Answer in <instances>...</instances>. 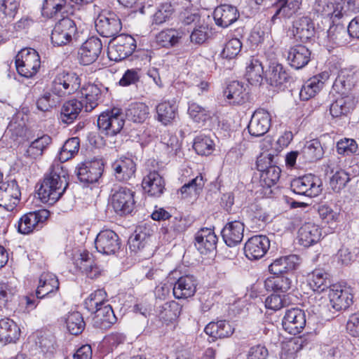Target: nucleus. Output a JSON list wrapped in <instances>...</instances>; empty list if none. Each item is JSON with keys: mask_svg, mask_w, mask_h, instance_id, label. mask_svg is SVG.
I'll return each instance as SVG.
<instances>
[{"mask_svg": "<svg viewBox=\"0 0 359 359\" xmlns=\"http://www.w3.org/2000/svg\"><path fill=\"white\" fill-rule=\"evenodd\" d=\"M68 179L67 170L60 163H53L38 189L39 198L43 203L54 204L65 191L68 186Z\"/></svg>", "mask_w": 359, "mask_h": 359, "instance_id": "nucleus-1", "label": "nucleus"}, {"mask_svg": "<svg viewBox=\"0 0 359 359\" xmlns=\"http://www.w3.org/2000/svg\"><path fill=\"white\" fill-rule=\"evenodd\" d=\"M81 86V78L73 72H57L49 87L50 91L61 100L74 93Z\"/></svg>", "mask_w": 359, "mask_h": 359, "instance_id": "nucleus-2", "label": "nucleus"}, {"mask_svg": "<svg viewBox=\"0 0 359 359\" xmlns=\"http://www.w3.org/2000/svg\"><path fill=\"white\" fill-rule=\"evenodd\" d=\"M15 66L20 75L31 78L38 72L41 67L40 56L33 48H23L15 57Z\"/></svg>", "mask_w": 359, "mask_h": 359, "instance_id": "nucleus-3", "label": "nucleus"}, {"mask_svg": "<svg viewBox=\"0 0 359 359\" xmlns=\"http://www.w3.org/2000/svg\"><path fill=\"white\" fill-rule=\"evenodd\" d=\"M125 123V116L119 108L102 113L97 119V126L102 133L114 136L119 133Z\"/></svg>", "mask_w": 359, "mask_h": 359, "instance_id": "nucleus-4", "label": "nucleus"}, {"mask_svg": "<svg viewBox=\"0 0 359 359\" xmlns=\"http://www.w3.org/2000/svg\"><path fill=\"white\" fill-rule=\"evenodd\" d=\"M136 48V41L130 35L121 34L114 38L108 46V57L111 60L121 61L130 56Z\"/></svg>", "mask_w": 359, "mask_h": 359, "instance_id": "nucleus-5", "label": "nucleus"}, {"mask_svg": "<svg viewBox=\"0 0 359 359\" xmlns=\"http://www.w3.org/2000/svg\"><path fill=\"white\" fill-rule=\"evenodd\" d=\"M78 34L76 22L69 18H64L54 27L51 33V41L54 46L69 43Z\"/></svg>", "mask_w": 359, "mask_h": 359, "instance_id": "nucleus-6", "label": "nucleus"}, {"mask_svg": "<svg viewBox=\"0 0 359 359\" xmlns=\"http://www.w3.org/2000/svg\"><path fill=\"white\" fill-rule=\"evenodd\" d=\"M291 189L297 194L310 198L316 197L322 191V182L314 175H306L293 180Z\"/></svg>", "mask_w": 359, "mask_h": 359, "instance_id": "nucleus-7", "label": "nucleus"}, {"mask_svg": "<svg viewBox=\"0 0 359 359\" xmlns=\"http://www.w3.org/2000/svg\"><path fill=\"white\" fill-rule=\"evenodd\" d=\"M95 246L97 252L103 255H115L121 248L119 236L112 230L101 231L95 240Z\"/></svg>", "mask_w": 359, "mask_h": 359, "instance_id": "nucleus-8", "label": "nucleus"}, {"mask_svg": "<svg viewBox=\"0 0 359 359\" xmlns=\"http://www.w3.org/2000/svg\"><path fill=\"white\" fill-rule=\"evenodd\" d=\"M49 214L47 210L41 209L24 215L18 222V231L22 234H28L34 230H39L49 217Z\"/></svg>", "mask_w": 359, "mask_h": 359, "instance_id": "nucleus-9", "label": "nucleus"}, {"mask_svg": "<svg viewBox=\"0 0 359 359\" xmlns=\"http://www.w3.org/2000/svg\"><path fill=\"white\" fill-rule=\"evenodd\" d=\"M21 191L16 180L3 182L0 185V206L12 211L19 203Z\"/></svg>", "mask_w": 359, "mask_h": 359, "instance_id": "nucleus-10", "label": "nucleus"}, {"mask_svg": "<svg viewBox=\"0 0 359 359\" xmlns=\"http://www.w3.org/2000/svg\"><path fill=\"white\" fill-rule=\"evenodd\" d=\"M97 32L103 37L116 36L122 29L119 18L113 13L99 15L95 21Z\"/></svg>", "mask_w": 359, "mask_h": 359, "instance_id": "nucleus-11", "label": "nucleus"}, {"mask_svg": "<svg viewBox=\"0 0 359 359\" xmlns=\"http://www.w3.org/2000/svg\"><path fill=\"white\" fill-rule=\"evenodd\" d=\"M111 204L119 215L130 213L135 205L134 191L127 187H120L112 195Z\"/></svg>", "mask_w": 359, "mask_h": 359, "instance_id": "nucleus-12", "label": "nucleus"}, {"mask_svg": "<svg viewBox=\"0 0 359 359\" xmlns=\"http://www.w3.org/2000/svg\"><path fill=\"white\" fill-rule=\"evenodd\" d=\"M269 246L270 241L266 236H255L245 243L244 253L246 257L250 260L259 259L264 256Z\"/></svg>", "mask_w": 359, "mask_h": 359, "instance_id": "nucleus-13", "label": "nucleus"}, {"mask_svg": "<svg viewBox=\"0 0 359 359\" xmlns=\"http://www.w3.org/2000/svg\"><path fill=\"white\" fill-rule=\"evenodd\" d=\"M328 296L332 308L337 311L346 310L353 304V297L350 290L341 285H332Z\"/></svg>", "mask_w": 359, "mask_h": 359, "instance_id": "nucleus-14", "label": "nucleus"}, {"mask_svg": "<svg viewBox=\"0 0 359 359\" xmlns=\"http://www.w3.org/2000/svg\"><path fill=\"white\" fill-rule=\"evenodd\" d=\"M282 324L283 329L289 334H299L306 325L305 313L298 308L289 309L283 317Z\"/></svg>", "mask_w": 359, "mask_h": 359, "instance_id": "nucleus-15", "label": "nucleus"}, {"mask_svg": "<svg viewBox=\"0 0 359 359\" xmlns=\"http://www.w3.org/2000/svg\"><path fill=\"white\" fill-rule=\"evenodd\" d=\"M102 50V43L97 37H90L87 39L79 50L80 63L88 65L94 62L100 55Z\"/></svg>", "mask_w": 359, "mask_h": 359, "instance_id": "nucleus-16", "label": "nucleus"}, {"mask_svg": "<svg viewBox=\"0 0 359 359\" xmlns=\"http://www.w3.org/2000/svg\"><path fill=\"white\" fill-rule=\"evenodd\" d=\"M271 115L263 109L256 110L252 116L248 129L252 136L260 137L266 134L271 126Z\"/></svg>", "mask_w": 359, "mask_h": 359, "instance_id": "nucleus-17", "label": "nucleus"}, {"mask_svg": "<svg viewBox=\"0 0 359 359\" xmlns=\"http://www.w3.org/2000/svg\"><path fill=\"white\" fill-rule=\"evenodd\" d=\"M104 164L100 160L86 161L77 168V176L81 182L94 183L102 176Z\"/></svg>", "mask_w": 359, "mask_h": 359, "instance_id": "nucleus-18", "label": "nucleus"}, {"mask_svg": "<svg viewBox=\"0 0 359 359\" xmlns=\"http://www.w3.org/2000/svg\"><path fill=\"white\" fill-rule=\"evenodd\" d=\"M195 245L203 255L214 252L217 248V237L214 230L209 228H202L195 237Z\"/></svg>", "mask_w": 359, "mask_h": 359, "instance_id": "nucleus-19", "label": "nucleus"}, {"mask_svg": "<svg viewBox=\"0 0 359 359\" xmlns=\"http://www.w3.org/2000/svg\"><path fill=\"white\" fill-rule=\"evenodd\" d=\"M329 77V72H323L308 79L300 90L301 100H308L313 97L323 88L325 82L328 80Z\"/></svg>", "mask_w": 359, "mask_h": 359, "instance_id": "nucleus-20", "label": "nucleus"}, {"mask_svg": "<svg viewBox=\"0 0 359 359\" xmlns=\"http://www.w3.org/2000/svg\"><path fill=\"white\" fill-rule=\"evenodd\" d=\"M244 224L237 220L229 222L222 229V236L229 247L239 244L243 238Z\"/></svg>", "mask_w": 359, "mask_h": 359, "instance_id": "nucleus-21", "label": "nucleus"}, {"mask_svg": "<svg viewBox=\"0 0 359 359\" xmlns=\"http://www.w3.org/2000/svg\"><path fill=\"white\" fill-rule=\"evenodd\" d=\"M197 283L193 276L187 275L180 277L175 283L172 293L176 299H187L194 295Z\"/></svg>", "mask_w": 359, "mask_h": 359, "instance_id": "nucleus-22", "label": "nucleus"}, {"mask_svg": "<svg viewBox=\"0 0 359 359\" xmlns=\"http://www.w3.org/2000/svg\"><path fill=\"white\" fill-rule=\"evenodd\" d=\"M213 15L216 25L223 28L228 27L239 18L236 7L227 4L217 7Z\"/></svg>", "mask_w": 359, "mask_h": 359, "instance_id": "nucleus-23", "label": "nucleus"}, {"mask_svg": "<svg viewBox=\"0 0 359 359\" xmlns=\"http://www.w3.org/2000/svg\"><path fill=\"white\" fill-rule=\"evenodd\" d=\"M358 77V74L353 69H341L335 79L333 88L338 93L346 94L355 85Z\"/></svg>", "mask_w": 359, "mask_h": 359, "instance_id": "nucleus-24", "label": "nucleus"}, {"mask_svg": "<svg viewBox=\"0 0 359 359\" xmlns=\"http://www.w3.org/2000/svg\"><path fill=\"white\" fill-rule=\"evenodd\" d=\"M142 187L150 196L159 197L165 190V181L157 171H151L143 178Z\"/></svg>", "mask_w": 359, "mask_h": 359, "instance_id": "nucleus-25", "label": "nucleus"}, {"mask_svg": "<svg viewBox=\"0 0 359 359\" xmlns=\"http://www.w3.org/2000/svg\"><path fill=\"white\" fill-rule=\"evenodd\" d=\"M292 34L296 39L306 42L314 36V25L308 17H302L293 22Z\"/></svg>", "mask_w": 359, "mask_h": 359, "instance_id": "nucleus-26", "label": "nucleus"}, {"mask_svg": "<svg viewBox=\"0 0 359 359\" xmlns=\"http://www.w3.org/2000/svg\"><path fill=\"white\" fill-rule=\"evenodd\" d=\"M311 59V51L303 45H296L291 47L287 53V60L290 65L297 69L305 67Z\"/></svg>", "mask_w": 359, "mask_h": 359, "instance_id": "nucleus-27", "label": "nucleus"}, {"mask_svg": "<svg viewBox=\"0 0 359 359\" xmlns=\"http://www.w3.org/2000/svg\"><path fill=\"white\" fill-rule=\"evenodd\" d=\"M76 264L82 273L91 279L97 278L101 275L102 269L95 263L93 255L87 251L80 254Z\"/></svg>", "mask_w": 359, "mask_h": 359, "instance_id": "nucleus-28", "label": "nucleus"}, {"mask_svg": "<svg viewBox=\"0 0 359 359\" xmlns=\"http://www.w3.org/2000/svg\"><path fill=\"white\" fill-rule=\"evenodd\" d=\"M91 312L94 313L93 323L96 327L103 330L108 329L116 320L114 311L109 304L104 305Z\"/></svg>", "mask_w": 359, "mask_h": 359, "instance_id": "nucleus-29", "label": "nucleus"}, {"mask_svg": "<svg viewBox=\"0 0 359 359\" xmlns=\"http://www.w3.org/2000/svg\"><path fill=\"white\" fill-rule=\"evenodd\" d=\"M114 175L116 179L121 181L130 180L135 175L136 164L135 161L128 157H121L112 164Z\"/></svg>", "mask_w": 359, "mask_h": 359, "instance_id": "nucleus-30", "label": "nucleus"}, {"mask_svg": "<svg viewBox=\"0 0 359 359\" xmlns=\"http://www.w3.org/2000/svg\"><path fill=\"white\" fill-rule=\"evenodd\" d=\"M322 236L321 229L314 223L306 222L299 230V243L309 247L320 241Z\"/></svg>", "mask_w": 359, "mask_h": 359, "instance_id": "nucleus-31", "label": "nucleus"}, {"mask_svg": "<svg viewBox=\"0 0 359 359\" xmlns=\"http://www.w3.org/2000/svg\"><path fill=\"white\" fill-rule=\"evenodd\" d=\"M299 264V257L295 255L276 259L269 266V271L274 275L288 273L294 270Z\"/></svg>", "mask_w": 359, "mask_h": 359, "instance_id": "nucleus-32", "label": "nucleus"}, {"mask_svg": "<svg viewBox=\"0 0 359 359\" xmlns=\"http://www.w3.org/2000/svg\"><path fill=\"white\" fill-rule=\"evenodd\" d=\"M273 5L277 8L272 16L273 21L278 17L290 18L300 9L302 0H276Z\"/></svg>", "mask_w": 359, "mask_h": 359, "instance_id": "nucleus-33", "label": "nucleus"}, {"mask_svg": "<svg viewBox=\"0 0 359 359\" xmlns=\"http://www.w3.org/2000/svg\"><path fill=\"white\" fill-rule=\"evenodd\" d=\"M355 106V98L351 95L341 96L333 102L330 107V114L333 117L347 116Z\"/></svg>", "mask_w": 359, "mask_h": 359, "instance_id": "nucleus-34", "label": "nucleus"}, {"mask_svg": "<svg viewBox=\"0 0 359 359\" xmlns=\"http://www.w3.org/2000/svg\"><path fill=\"white\" fill-rule=\"evenodd\" d=\"M20 330L17 324L9 318L0 320V341L4 344L15 342L20 337Z\"/></svg>", "mask_w": 359, "mask_h": 359, "instance_id": "nucleus-35", "label": "nucleus"}, {"mask_svg": "<svg viewBox=\"0 0 359 359\" xmlns=\"http://www.w3.org/2000/svg\"><path fill=\"white\" fill-rule=\"evenodd\" d=\"M59 289V281L51 273H43L39 279V285L36 291L37 299H42Z\"/></svg>", "mask_w": 359, "mask_h": 359, "instance_id": "nucleus-36", "label": "nucleus"}, {"mask_svg": "<svg viewBox=\"0 0 359 359\" xmlns=\"http://www.w3.org/2000/svg\"><path fill=\"white\" fill-rule=\"evenodd\" d=\"M83 108H84L83 103L78 100L72 99L65 102L61 108V121L66 124L73 123L78 118Z\"/></svg>", "mask_w": 359, "mask_h": 359, "instance_id": "nucleus-37", "label": "nucleus"}, {"mask_svg": "<svg viewBox=\"0 0 359 359\" xmlns=\"http://www.w3.org/2000/svg\"><path fill=\"white\" fill-rule=\"evenodd\" d=\"M82 102L86 111H91L98 104V100L101 95L100 88L91 83L85 85L81 89Z\"/></svg>", "mask_w": 359, "mask_h": 359, "instance_id": "nucleus-38", "label": "nucleus"}, {"mask_svg": "<svg viewBox=\"0 0 359 359\" xmlns=\"http://www.w3.org/2000/svg\"><path fill=\"white\" fill-rule=\"evenodd\" d=\"M338 3L333 0H316L313 11L318 15L330 18L333 22L340 19L341 13L338 11Z\"/></svg>", "mask_w": 359, "mask_h": 359, "instance_id": "nucleus-39", "label": "nucleus"}, {"mask_svg": "<svg viewBox=\"0 0 359 359\" xmlns=\"http://www.w3.org/2000/svg\"><path fill=\"white\" fill-rule=\"evenodd\" d=\"M224 95L229 103L233 104H241L248 100V93L243 84L237 81H233L228 85L224 90Z\"/></svg>", "mask_w": 359, "mask_h": 359, "instance_id": "nucleus-40", "label": "nucleus"}, {"mask_svg": "<svg viewBox=\"0 0 359 359\" xmlns=\"http://www.w3.org/2000/svg\"><path fill=\"white\" fill-rule=\"evenodd\" d=\"M289 76L283 67L280 64H276L271 65L269 67V72L266 75V81L269 83L277 88L281 89L285 87L286 83L288 81Z\"/></svg>", "mask_w": 359, "mask_h": 359, "instance_id": "nucleus-41", "label": "nucleus"}, {"mask_svg": "<svg viewBox=\"0 0 359 359\" xmlns=\"http://www.w3.org/2000/svg\"><path fill=\"white\" fill-rule=\"evenodd\" d=\"M234 331L232 325L226 320L211 322L205 327V332L212 338H224L231 336Z\"/></svg>", "mask_w": 359, "mask_h": 359, "instance_id": "nucleus-42", "label": "nucleus"}, {"mask_svg": "<svg viewBox=\"0 0 359 359\" xmlns=\"http://www.w3.org/2000/svg\"><path fill=\"white\" fill-rule=\"evenodd\" d=\"M156 119L163 125L170 124L176 118L177 114V107L173 103L170 102H162L156 107Z\"/></svg>", "mask_w": 359, "mask_h": 359, "instance_id": "nucleus-43", "label": "nucleus"}, {"mask_svg": "<svg viewBox=\"0 0 359 359\" xmlns=\"http://www.w3.org/2000/svg\"><path fill=\"white\" fill-rule=\"evenodd\" d=\"M149 108L142 102L130 104L124 114L125 118L134 123H143L149 117Z\"/></svg>", "mask_w": 359, "mask_h": 359, "instance_id": "nucleus-44", "label": "nucleus"}, {"mask_svg": "<svg viewBox=\"0 0 359 359\" xmlns=\"http://www.w3.org/2000/svg\"><path fill=\"white\" fill-rule=\"evenodd\" d=\"M264 68L255 57H252L246 67L245 78L252 86H260L263 81Z\"/></svg>", "mask_w": 359, "mask_h": 359, "instance_id": "nucleus-45", "label": "nucleus"}, {"mask_svg": "<svg viewBox=\"0 0 359 359\" xmlns=\"http://www.w3.org/2000/svg\"><path fill=\"white\" fill-rule=\"evenodd\" d=\"M328 274L321 269H316L310 275L309 284L311 288L318 292H322L332 287Z\"/></svg>", "mask_w": 359, "mask_h": 359, "instance_id": "nucleus-46", "label": "nucleus"}, {"mask_svg": "<svg viewBox=\"0 0 359 359\" xmlns=\"http://www.w3.org/2000/svg\"><path fill=\"white\" fill-rule=\"evenodd\" d=\"M67 0H43L41 13L44 17L51 18L59 13L67 12Z\"/></svg>", "mask_w": 359, "mask_h": 359, "instance_id": "nucleus-47", "label": "nucleus"}, {"mask_svg": "<svg viewBox=\"0 0 359 359\" xmlns=\"http://www.w3.org/2000/svg\"><path fill=\"white\" fill-rule=\"evenodd\" d=\"M182 307L175 301L165 302L158 308V315L165 322L175 320L180 314Z\"/></svg>", "mask_w": 359, "mask_h": 359, "instance_id": "nucleus-48", "label": "nucleus"}, {"mask_svg": "<svg viewBox=\"0 0 359 359\" xmlns=\"http://www.w3.org/2000/svg\"><path fill=\"white\" fill-rule=\"evenodd\" d=\"M205 185V180L201 175H197L188 183L184 184L180 189L182 198H196L199 195Z\"/></svg>", "mask_w": 359, "mask_h": 359, "instance_id": "nucleus-49", "label": "nucleus"}, {"mask_svg": "<svg viewBox=\"0 0 359 359\" xmlns=\"http://www.w3.org/2000/svg\"><path fill=\"white\" fill-rule=\"evenodd\" d=\"M292 286V280L287 276H279L268 278L264 281V287L267 290L286 292Z\"/></svg>", "mask_w": 359, "mask_h": 359, "instance_id": "nucleus-50", "label": "nucleus"}, {"mask_svg": "<svg viewBox=\"0 0 359 359\" xmlns=\"http://www.w3.org/2000/svg\"><path fill=\"white\" fill-rule=\"evenodd\" d=\"M302 153L306 161L313 162L320 159L324 151L320 141L318 139H313L306 142Z\"/></svg>", "mask_w": 359, "mask_h": 359, "instance_id": "nucleus-51", "label": "nucleus"}, {"mask_svg": "<svg viewBox=\"0 0 359 359\" xmlns=\"http://www.w3.org/2000/svg\"><path fill=\"white\" fill-rule=\"evenodd\" d=\"M65 323L69 332L74 335L81 334L85 327L83 316L78 311L69 313L65 318Z\"/></svg>", "mask_w": 359, "mask_h": 359, "instance_id": "nucleus-52", "label": "nucleus"}, {"mask_svg": "<svg viewBox=\"0 0 359 359\" xmlns=\"http://www.w3.org/2000/svg\"><path fill=\"white\" fill-rule=\"evenodd\" d=\"M107 293L104 290H97L92 292L85 300L86 308L91 312L104 305H107Z\"/></svg>", "mask_w": 359, "mask_h": 359, "instance_id": "nucleus-53", "label": "nucleus"}, {"mask_svg": "<svg viewBox=\"0 0 359 359\" xmlns=\"http://www.w3.org/2000/svg\"><path fill=\"white\" fill-rule=\"evenodd\" d=\"M79 140L78 137H72L67 140L59 153V160L61 163L66 162L73 158L79 151Z\"/></svg>", "mask_w": 359, "mask_h": 359, "instance_id": "nucleus-54", "label": "nucleus"}, {"mask_svg": "<svg viewBox=\"0 0 359 359\" xmlns=\"http://www.w3.org/2000/svg\"><path fill=\"white\" fill-rule=\"evenodd\" d=\"M189 31L186 33L182 29H167L159 33L158 39L164 43L163 46H174L177 44L180 40L187 35Z\"/></svg>", "mask_w": 359, "mask_h": 359, "instance_id": "nucleus-55", "label": "nucleus"}, {"mask_svg": "<svg viewBox=\"0 0 359 359\" xmlns=\"http://www.w3.org/2000/svg\"><path fill=\"white\" fill-rule=\"evenodd\" d=\"M149 240V236L142 231L136 230L128 239V245L129 249L135 253L143 250Z\"/></svg>", "mask_w": 359, "mask_h": 359, "instance_id": "nucleus-56", "label": "nucleus"}, {"mask_svg": "<svg viewBox=\"0 0 359 359\" xmlns=\"http://www.w3.org/2000/svg\"><path fill=\"white\" fill-rule=\"evenodd\" d=\"M193 147L198 154L208 156L212 152L214 144L210 137L200 135L195 138Z\"/></svg>", "mask_w": 359, "mask_h": 359, "instance_id": "nucleus-57", "label": "nucleus"}, {"mask_svg": "<svg viewBox=\"0 0 359 359\" xmlns=\"http://www.w3.org/2000/svg\"><path fill=\"white\" fill-rule=\"evenodd\" d=\"M60 101L58 97L53 94L49 90L37 100L36 107L38 109L42 111H48L56 107Z\"/></svg>", "mask_w": 359, "mask_h": 359, "instance_id": "nucleus-58", "label": "nucleus"}, {"mask_svg": "<svg viewBox=\"0 0 359 359\" xmlns=\"http://www.w3.org/2000/svg\"><path fill=\"white\" fill-rule=\"evenodd\" d=\"M350 181V177L348 172L342 169L336 170L334 174L330 177V185L332 189L335 192H339L343 189Z\"/></svg>", "mask_w": 359, "mask_h": 359, "instance_id": "nucleus-59", "label": "nucleus"}, {"mask_svg": "<svg viewBox=\"0 0 359 359\" xmlns=\"http://www.w3.org/2000/svg\"><path fill=\"white\" fill-rule=\"evenodd\" d=\"M280 169L276 165H269V168L261 174V182L263 186L271 187L276 184L280 178Z\"/></svg>", "mask_w": 359, "mask_h": 359, "instance_id": "nucleus-60", "label": "nucleus"}, {"mask_svg": "<svg viewBox=\"0 0 359 359\" xmlns=\"http://www.w3.org/2000/svg\"><path fill=\"white\" fill-rule=\"evenodd\" d=\"M174 8L170 3L161 4L153 15V22L161 25L170 19L174 12Z\"/></svg>", "mask_w": 359, "mask_h": 359, "instance_id": "nucleus-61", "label": "nucleus"}, {"mask_svg": "<svg viewBox=\"0 0 359 359\" xmlns=\"http://www.w3.org/2000/svg\"><path fill=\"white\" fill-rule=\"evenodd\" d=\"M15 292V288L8 283H0V311L4 313V309H9L8 303L12 301Z\"/></svg>", "mask_w": 359, "mask_h": 359, "instance_id": "nucleus-62", "label": "nucleus"}, {"mask_svg": "<svg viewBox=\"0 0 359 359\" xmlns=\"http://www.w3.org/2000/svg\"><path fill=\"white\" fill-rule=\"evenodd\" d=\"M188 113L190 117L197 123H203L210 117V112L205 108L196 103L189 104Z\"/></svg>", "mask_w": 359, "mask_h": 359, "instance_id": "nucleus-63", "label": "nucleus"}, {"mask_svg": "<svg viewBox=\"0 0 359 359\" xmlns=\"http://www.w3.org/2000/svg\"><path fill=\"white\" fill-rule=\"evenodd\" d=\"M242 43L238 39L233 38L227 41L222 52V56L226 59L235 58L241 52Z\"/></svg>", "mask_w": 359, "mask_h": 359, "instance_id": "nucleus-64", "label": "nucleus"}]
</instances>
